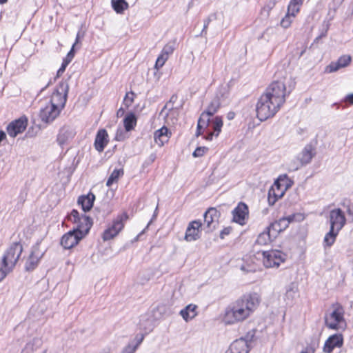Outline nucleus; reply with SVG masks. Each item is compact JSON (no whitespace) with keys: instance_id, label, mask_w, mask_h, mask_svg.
I'll return each mask as SVG.
<instances>
[{"instance_id":"58836bf2","label":"nucleus","mask_w":353,"mask_h":353,"mask_svg":"<svg viewBox=\"0 0 353 353\" xmlns=\"http://www.w3.org/2000/svg\"><path fill=\"white\" fill-rule=\"evenodd\" d=\"M175 49V43L169 42L163 48L161 52L168 57H170Z\"/></svg>"},{"instance_id":"c03bdc74","label":"nucleus","mask_w":353,"mask_h":353,"mask_svg":"<svg viewBox=\"0 0 353 353\" xmlns=\"http://www.w3.org/2000/svg\"><path fill=\"white\" fill-rule=\"evenodd\" d=\"M291 17H292L291 15L286 14L285 17L281 21V26L284 28L290 27L292 23Z\"/></svg>"},{"instance_id":"2f4dec72","label":"nucleus","mask_w":353,"mask_h":353,"mask_svg":"<svg viewBox=\"0 0 353 353\" xmlns=\"http://www.w3.org/2000/svg\"><path fill=\"white\" fill-rule=\"evenodd\" d=\"M112 5L117 13L123 12L128 7V4L125 0H112Z\"/></svg>"},{"instance_id":"de8ad7c7","label":"nucleus","mask_w":353,"mask_h":353,"mask_svg":"<svg viewBox=\"0 0 353 353\" xmlns=\"http://www.w3.org/2000/svg\"><path fill=\"white\" fill-rule=\"evenodd\" d=\"M296 294V290L293 288H291L287 290L285 296L287 299L292 300Z\"/></svg>"},{"instance_id":"4c0bfd02","label":"nucleus","mask_w":353,"mask_h":353,"mask_svg":"<svg viewBox=\"0 0 353 353\" xmlns=\"http://www.w3.org/2000/svg\"><path fill=\"white\" fill-rule=\"evenodd\" d=\"M282 196V193L280 194H277L275 192V189L274 188H272L269 190L268 193V203L270 205H274L278 198L281 197Z\"/></svg>"},{"instance_id":"864d4df0","label":"nucleus","mask_w":353,"mask_h":353,"mask_svg":"<svg viewBox=\"0 0 353 353\" xmlns=\"http://www.w3.org/2000/svg\"><path fill=\"white\" fill-rule=\"evenodd\" d=\"M209 123H210V122H208V123H206V125H203V126L202 125L201 127L199 128V123H197V130H196V137L200 136V135L201 134V129H204V128H205L208 127Z\"/></svg>"},{"instance_id":"13d9d810","label":"nucleus","mask_w":353,"mask_h":353,"mask_svg":"<svg viewBox=\"0 0 353 353\" xmlns=\"http://www.w3.org/2000/svg\"><path fill=\"white\" fill-rule=\"evenodd\" d=\"M208 24H209V19L208 21H206L204 23V26H203V29L202 30V32H203L204 31H205V30L207 29L208 26Z\"/></svg>"},{"instance_id":"4be33fe9","label":"nucleus","mask_w":353,"mask_h":353,"mask_svg":"<svg viewBox=\"0 0 353 353\" xmlns=\"http://www.w3.org/2000/svg\"><path fill=\"white\" fill-rule=\"evenodd\" d=\"M43 255V252L39 250V244H37L32 248V252L26 263V269L28 271L34 270Z\"/></svg>"},{"instance_id":"473e14b6","label":"nucleus","mask_w":353,"mask_h":353,"mask_svg":"<svg viewBox=\"0 0 353 353\" xmlns=\"http://www.w3.org/2000/svg\"><path fill=\"white\" fill-rule=\"evenodd\" d=\"M74 56V53L73 52V48H71L70 52L68 53L66 57L64 59L61 68L57 71V76L61 75L65 70L67 65L70 63Z\"/></svg>"},{"instance_id":"f3484780","label":"nucleus","mask_w":353,"mask_h":353,"mask_svg":"<svg viewBox=\"0 0 353 353\" xmlns=\"http://www.w3.org/2000/svg\"><path fill=\"white\" fill-rule=\"evenodd\" d=\"M232 216V220L234 222L239 223L241 225H244L249 216L248 205L244 203H239L233 210Z\"/></svg>"},{"instance_id":"4468645a","label":"nucleus","mask_w":353,"mask_h":353,"mask_svg":"<svg viewBox=\"0 0 353 353\" xmlns=\"http://www.w3.org/2000/svg\"><path fill=\"white\" fill-rule=\"evenodd\" d=\"M314 154L315 153L314 152V148L312 145H305V147L297 157L299 163L295 165H290V169L296 170L299 167L309 163L314 157Z\"/></svg>"},{"instance_id":"49530a36","label":"nucleus","mask_w":353,"mask_h":353,"mask_svg":"<svg viewBox=\"0 0 353 353\" xmlns=\"http://www.w3.org/2000/svg\"><path fill=\"white\" fill-rule=\"evenodd\" d=\"M329 28H330V23L328 22L324 23L323 24V29L321 30V33L318 37L316 38V40H319L321 38L325 37L327 34V32L329 30Z\"/></svg>"},{"instance_id":"ea45409f","label":"nucleus","mask_w":353,"mask_h":353,"mask_svg":"<svg viewBox=\"0 0 353 353\" xmlns=\"http://www.w3.org/2000/svg\"><path fill=\"white\" fill-rule=\"evenodd\" d=\"M274 6V2H269L266 5H265L261 10V14L265 17V18H268L270 15V11L272 10V9L273 8V7Z\"/></svg>"},{"instance_id":"3c124183","label":"nucleus","mask_w":353,"mask_h":353,"mask_svg":"<svg viewBox=\"0 0 353 353\" xmlns=\"http://www.w3.org/2000/svg\"><path fill=\"white\" fill-rule=\"evenodd\" d=\"M230 232H231L230 228H225L223 230H222L220 233L221 239H224L225 236L229 234L230 233Z\"/></svg>"},{"instance_id":"423d86ee","label":"nucleus","mask_w":353,"mask_h":353,"mask_svg":"<svg viewBox=\"0 0 353 353\" xmlns=\"http://www.w3.org/2000/svg\"><path fill=\"white\" fill-rule=\"evenodd\" d=\"M332 311L325 316V325L332 330H339L345 325L344 310L336 303L332 305Z\"/></svg>"},{"instance_id":"412c9836","label":"nucleus","mask_w":353,"mask_h":353,"mask_svg":"<svg viewBox=\"0 0 353 353\" xmlns=\"http://www.w3.org/2000/svg\"><path fill=\"white\" fill-rule=\"evenodd\" d=\"M343 344L342 334H336L330 336L325 341L323 347V352L331 353L336 347H341Z\"/></svg>"},{"instance_id":"0eeeda50","label":"nucleus","mask_w":353,"mask_h":353,"mask_svg":"<svg viewBox=\"0 0 353 353\" xmlns=\"http://www.w3.org/2000/svg\"><path fill=\"white\" fill-rule=\"evenodd\" d=\"M290 92V91L287 92L286 86L283 81H276L272 82L266 88L264 93L283 105L285 102V97Z\"/></svg>"},{"instance_id":"a18cd8bd","label":"nucleus","mask_w":353,"mask_h":353,"mask_svg":"<svg viewBox=\"0 0 353 353\" xmlns=\"http://www.w3.org/2000/svg\"><path fill=\"white\" fill-rule=\"evenodd\" d=\"M137 349V345H133L132 344H128L126 345L121 353H134Z\"/></svg>"},{"instance_id":"c9c22d12","label":"nucleus","mask_w":353,"mask_h":353,"mask_svg":"<svg viewBox=\"0 0 353 353\" xmlns=\"http://www.w3.org/2000/svg\"><path fill=\"white\" fill-rule=\"evenodd\" d=\"M215 97H219L221 102H223L229 97V89L228 86H221Z\"/></svg>"},{"instance_id":"37998d69","label":"nucleus","mask_w":353,"mask_h":353,"mask_svg":"<svg viewBox=\"0 0 353 353\" xmlns=\"http://www.w3.org/2000/svg\"><path fill=\"white\" fill-rule=\"evenodd\" d=\"M208 150V148L206 147H198L193 152L192 155L194 157H201L203 156L207 151Z\"/></svg>"},{"instance_id":"c85d7f7f","label":"nucleus","mask_w":353,"mask_h":353,"mask_svg":"<svg viewBox=\"0 0 353 353\" xmlns=\"http://www.w3.org/2000/svg\"><path fill=\"white\" fill-rule=\"evenodd\" d=\"M272 238L274 237L272 231L267 228V230L263 231L258 236L256 243L260 245H266L272 241Z\"/></svg>"},{"instance_id":"052dcab7","label":"nucleus","mask_w":353,"mask_h":353,"mask_svg":"<svg viewBox=\"0 0 353 353\" xmlns=\"http://www.w3.org/2000/svg\"><path fill=\"white\" fill-rule=\"evenodd\" d=\"M116 139L117 141H122L123 139V137L121 136V134H119V133L117 132Z\"/></svg>"},{"instance_id":"e2e57ef3","label":"nucleus","mask_w":353,"mask_h":353,"mask_svg":"<svg viewBox=\"0 0 353 353\" xmlns=\"http://www.w3.org/2000/svg\"><path fill=\"white\" fill-rule=\"evenodd\" d=\"M233 117H234V113H233V112H230V113L228 114V118L229 119H233Z\"/></svg>"},{"instance_id":"5fc2aeb1","label":"nucleus","mask_w":353,"mask_h":353,"mask_svg":"<svg viewBox=\"0 0 353 353\" xmlns=\"http://www.w3.org/2000/svg\"><path fill=\"white\" fill-rule=\"evenodd\" d=\"M314 350L312 347H307L303 350L301 352V353H314Z\"/></svg>"},{"instance_id":"7ed1b4c3","label":"nucleus","mask_w":353,"mask_h":353,"mask_svg":"<svg viewBox=\"0 0 353 353\" xmlns=\"http://www.w3.org/2000/svg\"><path fill=\"white\" fill-rule=\"evenodd\" d=\"M330 230L325 234L323 243L325 246L330 247L336 240L339 232L345 224V217L340 209H334L330 213Z\"/></svg>"},{"instance_id":"aec40b11","label":"nucleus","mask_w":353,"mask_h":353,"mask_svg":"<svg viewBox=\"0 0 353 353\" xmlns=\"http://www.w3.org/2000/svg\"><path fill=\"white\" fill-rule=\"evenodd\" d=\"M27 119L20 118L11 122L7 127V132L11 137H15L22 133L26 128Z\"/></svg>"},{"instance_id":"338daca9","label":"nucleus","mask_w":353,"mask_h":353,"mask_svg":"<svg viewBox=\"0 0 353 353\" xmlns=\"http://www.w3.org/2000/svg\"><path fill=\"white\" fill-rule=\"evenodd\" d=\"M7 1V0H0V3H4Z\"/></svg>"},{"instance_id":"79ce46f5","label":"nucleus","mask_w":353,"mask_h":353,"mask_svg":"<svg viewBox=\"0 0 353 353\" xmlns=\"http://www.w3.org/2000/svg\"><path fill=\"white\" fill-rule=\"evenodd\" d=\"M343 68L347 67L352 61L350 55H343L340 57L337 60Z\"/></svg>"},{"instance_id":"dca6fc26","label":"nucleus","mask_w":353,"mask_h":353,"mask_svg":"<svg viewBox=\"0 0 353 353\" xmlns=\"http://www.w3.org/2000/svg\"><path fill=\"white\" fill-rule=\"evenodd\" d=\"M203 230L200 221H192L189 224L185 231V240L190 242L199 239L201 232Z\"/></svg>"},{"instance_id":"e433bc0d","label":"nucleus","mask_w":353,"mask_h":353,"mask_svg":"<svg viewBox=\"0 0 353 353\" xmlns=\"http://www.w3.org/2000/svg\"><path fill=\"white\" fill-rule=\"evenodd\" d=\"M168 58H169L168 56L161 52V54H159V56L158 57V58L156 61L154 68L157 69V70H159L161 68H162L164 65V64L165 63V62L168 59Z\"/></svg>"},{"instance_id":"c756f323","label":"nucleus","mask_w":353,"mask_h":353,"mask_svg":"<svg viewBox=\"0 0 353 353\" xmlns=\"http://www.w3.org/2000/svg\"><path fill=\"white\" fill-rule=\"evenodd\" d=\"M137 119L135 114L132 112L128 113L124 119V128L127 132L132 130L137 125Z\"/></svg>"},{"instance_id":"f257e3e1","label":"nucleus","mask_w":353,"mask_h":353,"mask_svg":"<svg viewBox=\"0 0 353 353\" xmlns=\"http://www.w3.org/2000/svg\"><path fill=\"white\" fill-rule=\"evenodd\" d=\"M260 302L257 293L244 294L226 309L224 321L232 325L245 321L255 312Z\"/></svg>"},{"instance_id":"a211bd4d","label":"nucleus","mask_w":353,"mask_h":353,"mask_svg":"<svg viewBox=\"0 0 353 353\" xmlns=\"http://www.w3.org/2000/svg\"><path fill=\"white\" fill-rule=\"evenodd\" d=\"M295 216L296 214H292L272 223L268 228L272 231L273 237L275 238L279 233L285 230L289 224L294 220Z\"/></svg>"},{"instance_id":"a19ab883","label":"nucleus","mask_w":353,"mask_h":353,"mask_svg":"<svg viewBox=\"0 0 353 353\" xmlns=\"http://www.w3.org/2000/svg\"><path fill=\"white\" fill-rule=\"evenodd\" d=\"M134 93L133 92H128L123 100V104L126 108L130 107L134 102Z\"/></svg>"},{"instance_id":"cd10ccee","label":"nucleus","mask_w":353,"mask_h":353,"mask_svg":"<svg viewBox=\"0 0 353 353\" xmlns=\"http://www.w3.org/2000/svg\"><path fill=\"white\" fill-rule=\"evenodd\" d=\"M42 343L41 338L34 337L26 344L22 352L23 353H33L41 346Z\"/></svg>"},{"instance_id":"1a4fd4ad","label":"nucleus","mask_w":353,"mask_h":353,"mask_svg":"<svg viewBox=\"0 0 353 353\" xmlns=\"http://www.w3.org/2000/svg\"><path fill=\"white\" fill-rule=\"evenodd\" d=\"M23 251L22 245L19 243L12 244L4 254L2 259L3 265L8 271H12L18 261Z\"/></svg>"},{"instance_id":"8fccbe9b","label":"nucleus","mask_w":353,"mask_h":353,"mask_svg":"<svg viewBox=\"0 0 353 353\" xmlns=\"http://www.w3.org/2000/svg\"><path fill=\"white\" fill-rule=\"evenodd\" d=\"M11 271H8L7 268H4L0 269V281H2L6 275L10 272Z\"/></svg>"},{"instance_id":"69168bd1","label":"nucleus","mask_w":353,"mask_h":353,"mask_svg":"<svg viewBox=\"0 0 353 353\" xmlns=\"http://www.w3.org/2000/svg\"><path fill=\"white\" fill-rule=\"evenodd\" d=\"M150 159H151L152 161H154L155 159V155L154 154L151 155Z\"/></svg>"},{"instance_id":"b1692460","label":"nucleus","mask_w":353,"mask_h":353,"mask_svg":"<svg viewBox=\"0 0 353 353\" xmlns=\"http://www.w3.org/2000/svg\"><path fill=\"white\" fill-rule=\"evenodd\" d=\"M208 126L212 128L213 132H210L205 138L206 140L210 141L212 139L214 136H219L223 126V120L221 117H216L212 120V121H210Z\"/></svg>"},{"instance_id":"f8f14e48","label":"nucleus","mask_w":353,"mask_h":353,"mask_svg":"<svg viewBox=\"0 0 353 353\" xmlns=\"http://www.w3.org/2000/svg\"><path fill=\"white\" fill-rule=\"evenodd\" d=\"M219 216V213L215 208H210L204 214V223L202 225L203 229L206 232L213 231L216 228Z\"/></svg>"},{"instance_id":"9d476101","label":"nucleus","mask_w":353,"mask_h":353,"mask_svg":"<svg viewBox=\"0 0 353 353\" xmlns=\"http://www.w3.org/2000/svg\"><path fill=\"white\" fill-rule=\"evenodd\" d=\"M128 219V215L123 212L117 216L112 225L108 227L103 234V241H108L115 237L123 230L125 221Z\"/></svg>"},{"instance_id":"09e8293b","label":"nucleus","mask_w":353,"mask_h":353,"mask_svg":"<svg viewBox=\"0 0 353 353\" xmlns=\"http://www.w3.org/2000/svg\"><path fill=\"white\" fill-rule=\"evenodd\" d=\"M83 37V34H81L80 32H79L77 34V37H76V40H75V42L72 45V48H73V52L74 53V48L76 46H77L78 48H80V46H78V44L80 42V39Z\"/></svg>"},{"instance_id":"72a5a7b5","label":"nucleus","mask_w":353,"mask_h":353,"mask_svg":"<svg viewBox=\"0 0 353 353\" xmlns=\"http://www.w3.org/2000/svg\"><path fill=\"white\" fill-rule=\"evenodd\" d=\"M301 5V4H299L290 1L288 5L287 14L288 15H291L292 17H294L296 13L299 12V8Z\"/></svg>"},{"instance_id":"4d7b16f0","label":"nucleus","mask_w":353,"mask_h":353,"mask_svg":"<svg viewBox=\"0 0 353 353\" xmlns=\"http://www.w3.org/2000/svg\"><path fill=\"white\" fill-rule=\"evenodd\" d=\"M145 319H146V316H142L140 320V323H139L140 326L142 328H143L144 330H147L145 325L143 323V321H145Z\"/></svg>"},{"instance_id":"6e6d98bb","label":"nucleus","mask_w":353,"mask_h":353,"mask_svg":"<svg viewBox=\"0 0 353 353\" xmlns=\"http://www.w3.org/2000/svg\"><path fill=\"white\" fill-rule=\"evenodd\" d=\"M345 101L353 105V94H350L345 97Z\"/></svg>"},{"instance_id":"ddd939ff","label":"nucleus","mask_w":353,"mask_h":353,"mask_svg":"<svg viewBox=\"0 0 353 353\" xmlns=\"http://www.w3.org/2000/svg\"><path fill=\"white\" fill-rule=\"evenodd\" d=\"M241 337L233 341L230 345L225 353H248L250 351V345L251 339Z\"/></svg>"},{"instance_id":"393cba45","label":"nucleus","mask_w":353,"mask_h":353,"mask_svg":"<svg viewBox=\"0 0 353 353\" xmlns=\"http://www.w3.org/2000/svg\"><path fill=\"white\" fill-rule=\"evenodd\" d=\"M170 134L171 132H169L168 129L163 126L155 131L154 134V141L159 146L161 147L168 141Z\"/></svg>"},{"instance_id":"2eb2a0df","label":"nucleus","mask_w":353,"mask_h":353,"mask_svg":"<svg viewBox=\"0 0 353 353\" xmlns=\"http://www.w3.org/2000/svg\"><path fill=\"white\" fill-rule=\"evenodd\" d=\"M83 237L81 233L73 229L62 236L61 244L65 249H70L77 245Z\"/></svg>"},{"instance_id":"603ef678","label":"nucleus","mask_w":353,"mask_h":353,"mask_svg":"<svg viewBox=\"0 0 353 353\" xmlns=\"http://www.w3.org/2000/svg\"><path fill=\"white\" fill-rule=\"evenodd\" d=\"M241 270L242 271H244V272H252V271H254L255 270V268H252L251 267L250 265H248V266H245L244 265H241Z\"/></svg>"},{"instance_id":"bb28decb","label":"nucleus","mask_w":353,"mask_h":353,"mask_svg":"<svg viewBox=\"0 0 353 353\" xmlns=\"http://www.w3.org/2000/svg\"><path fill=\"white\" fill-rule=\"evenodd\" d=\"M95 199V196L90 193L86 196H81L78 199V203L82 207V209L84 212L89 211L93 205L94 201Z\"/></svg>"},{"instance_id":"39448f33","label":"nucleus","mask_w":353,"mask_h":353,"mask_svg":"<svg viewBox=\"0 0 353 353\" xmlns=\"http://www.w3.org/2000/svg\"><path fill=\"white\" fill-rule=\"evenodd\" d=\"M256 257L266 268H277L286 259V254L278 250L258 252Z\"/></svg>"},{"instance_id":"7c9ffc66","label":"nucleus","mask_w":353,"mask_h":353,"mask_svg":"<svg viewBox=\"0 0 353 353\" xmlns=\"http://www.w3.org/2000/svg\"><path fill=\"white\" fill-rule=\"evenodd\" d=\"M123 169L114 170L106 182V185L108 187H110L114 183L117 182L119 177L123 176Z\"/></svg>"},{"instance_id":"20e7f679","label":"nucleus","mask_w":353,"mask_h":353,"mask_svg":"<svg viewBox=\"0 0 353 353\" xmlns=\"http://www.w3.org/2000/svg\"><path fill=\"white\" fill-rule=\"evenodd\" d=\"M282 105L263 93L256 105V115L259 120L265 121L273 117Z\"/></svg>"},{"instance_id":"bf43d9fd","label":"nucleus","mask_w":353,"mask_h":353,"mask_svg":"<svg viewBox=\"0 0 353 353\" xmlns=\"http://www.w3.org/2000/svg\"><path fill=\"white\" fill-rule=\"evenodd\" d=\"M124 113V110L123 108H120L118 111H117V116H120V115H123Z\"/></svg>"},{"instance_id":"a878e982","label":"nucleus","mask_w":353,"mask_h":353,"mask_svg":"<svg viewBox=\"0 0 353 353\" xmlns=\"http://www.w3.org/2000/svg\"><path fill=\"white\" fill-rule=\"evenodd\" d=\"M197 305L189 304L180 312L181 316L186 321L193 319L197 315Z\"/></svg>"},{"instance_id":"680f3d73","label":"nucleus","mask_w":353,"mask_h":353,"mask_svg":"<svg viewBox=\"0 0 353 353\" xmlns=\"http://www.w3.org/2000/svg\"><path fill=\"white\" fill-rule=\"evenodd\" d=\"M143 336H142L139 339H138L137 343L135 345H137V347L143 341Z\"/></svg>"},{"instance_id":"9b49d317","label":"nucleus","mask_w":353,"mask_h":353,"mask_svg":"<svg viewBox=\"0 0 353 353\" xmlns=\"http://www.w3.org/2000/svg\"><path fill=\"white\" fill-rule=\"evenodd\" d=\"M221 100L219 97H214L206 110L201 114L199 119V128L206 125L208 122H210V118L214 115L219 109L221 106Z\"/></svg>"},{"instance_id":"5701e85b","label":"nucleus","mask_w":353,"mask_h":353,"mask_svg":"<svg viewBox=\"0 0 353 353\" xmlns=\"http://www.w3.org/2000/svg\"><path fill=\"white\" fill-rule=\"evenodd\" d=\"M108 141L107 131L105 129L98 130L94 143L95 149L99 152H103Z\"/></svg>"},{"instance_id":"6e6552de","label":"nucleus","mask_w":353,"mask_h":353,"mask_svg":"<svg viewBox=\"0 0 353 353\" xmlns=\"http://www.w3.org/2000/svg\"><path fill=\"white\" fill-rule=\"evenodd\" d=\"M68 219L77 224V228L74 230L83 236L88 234L93 224L92 220L89 216L85 214L80 216L79 212L76 210L71 212L68 216Z\"/></svg>"},{"instance_id":"6ab92c4d","label":"nucleus","mask_w":353,"mask_h":353,"mask_svg":"<svg viewBox=\"0 0 353 353\" xmlns=\"http://www.w3.org/2000/svg\"><path fill=\"white\" fill-rule=\"evenodd\" d=\"M75 134L76 132L72 127L65 125L59 129L57 136V141L60 146L63 147L74 137Z\"/></svg>"},{"instance_id":"0e129e2a","label":"nucleus","mask_w":353,"mask_h":353,"mask_svg":"<svg viewBox=\"0 0 353 353\" xmlns=\"http://www.w3.org/2000/svg\"><path fill=\"white\" fill-rule=\"evenodd\" d=\"M291 1L297 3L299 4H302V3H303V0H291Z\"/></svg>"},{"instance_id":"774afa93","label":"nucleus","mask_w":353,"mask_h":353,"mask_svg":"<svg viewBox=\"0 0 353 353\" xmlns=\"http://www.w3.org/2000/svg\"><path fill=\"white\" fill-rule=\"evenodd\" d=\"M270 30V28H267V29L265 30V32L269 31Z\"/></svg>"},{"instance_id":"f03ea898","label":"nucleus","mask_w":353,"mask_h":353,"mask_svg":"<svg viewBox=\"0 0 353 353\" xmlns=\"http://www.w3.org/2000/svg\"><path fill=\"white\" fill-rule=\"evenodd\" d=\"M69 86L67 82L61 81L51 96L48 104L41 108L39 117L42 121L49 123L52 122L60 114L64 108Z\"/></svg>"},{"instance_id":"f704fd0d","label":"nucleus","mask_w":353,"mask_h":353,"mask_svg":"<svg viewBox=\"0 0 353 353\" xmlns=\"http://www.w3.org/2000/svg\"><path fill=\"white\" fill-rule=\"evenodd\" d=\"M341 68H343V67L341 65L340 63L338 61H332L328 65L326 66L325 72L327 73H332L336 72Z\"/></svg>"}]
</instances>
